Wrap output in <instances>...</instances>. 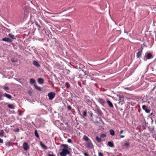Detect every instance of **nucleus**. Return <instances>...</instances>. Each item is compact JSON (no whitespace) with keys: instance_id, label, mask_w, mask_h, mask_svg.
I'll list each match as a JSON object with an SVG mask.
<instances>
[{"instance_id":"obj_1","label":"nucleus","mask_w":156,"mask_h":156,"mask_svg":"<svg viewBox=\"0 0 156 156\" xmlns=\"http://www.w3.org/2000/svg\"><path fill=\"white\" fill-rule=\"evenodd\" d=\"M70 154L69 151L67 149H63L60 153V155L61 156H66L67 154Z\"/></svg>"},{"instance_id":"obj_2","label":"nucleus","mask_w":156,"mask_h":156,"mask_svg":"<svg viewBox=\"0 0 156 156\" xmlns=\"http://www.w3.org/2000/svg\"><path fill=\"white\" fill-rule=\"evenodd\" d=\"M117 96L119 98V103H121V104H122L124 102V97L123 95L117 94Z\"/></svg>"},{"instance_id":"obj_3","label":"nucleus","mask_w":156,"mask_h":156,"mask_svg":"<svg viewBox=\"0 0 156 156\" xmlns=\"http://www.w3.org/2000/svg\"><path fill=\"white\" fill-rule=\"evenodd\" d=\"M55 93L51 92L48 94V96L49 97V99L52 100L55 96Z\"/></svg>"},{"instance_id":"obj_4","label":"nucleus","mask_w":156,"mask_h":156,"mask_svg":"<svg viewBox=\"0 0 156 156\" xmlns=\"http://www.w3.org/2000/svg\"><path fill=\"white\" fill-rule=\"evenodd\" d=\"M86 146L87 148L91 149L93 147V144L91 143L90 140L89 141L86 143Z\"/></svg>"},{"instance_id":"obj_5","label":"nucleus","mask_w":156,"mask_h":156,"mask_svg":"<svg viewBox=\"0 0 156 156\" xmlns=\"http://www.w3.org/2000/svg\"><path fill=\"white\" fill-rule=\"evenodd\" d=\"M96 113L100 115H103V113L101 110L100 109L99 107L97 106L96 107Z\"/></svg>"},{"instance_id":"obj_6","label":"nucleus","mask_w":156,"mask_h":156,"mask_svg":"<svg viewBox=\"0 0 156 156\" xmlns=\"http://www.w3.org/2000/svg\"><path fill=\"white\" fill-rule=\"evenodd\" d=\"M23 147L24 150L25 151L28 150L29 148V147L27 143L24 142L23 144Z\"/></svg>"},{"instance_id":"obj_7","label":"nucleus","mask_w":156,"mask_h":156,"mask_svg":"<svg viewBox=\"0 0 156 156\" xmlns=\"http://www.w3.org/2000/svg\"><path fill=\"white\" fill-rule=\"evenodd\" d=\"M98 101L102 105H104L105 102V100L100 98L98 99Z\"/></svg>"},{"instance_id":"obj_8","label":"nucleus","mask_w":156,"mask_h":156,"mask_svg":"<svg viewBox=\"0 0 156 156\" xmlns=\"http://www.w3.org/2000/svg\"><path fill=\"white\" fill-rule=\"evenodd\" d=\"M142 108L144 110L146 113H149L150 112V110L147 108V107L146 105H143Z\"/></svg>"},{"instance_id":"obj_9","label":"nucleus","mask_w":156,"mask_h":156,"mask_svg":"<svg viewBox=\"0 0 156 156\" xmlns=\"http://www.w3.org/2000/svg\"><path fill=\"white\" fill-rule=\"evenodd\" d=\"M2 41L7 42H11L12 41V40L8 37H5L2 38Z\"/></svg>"},{"instance_id":"obj_10","label":"nucleus","mask_w":156,"mask_h":156,"mask_svg":"<svg viewBox=\"0 0 156 156\" xmlns=\"http://www.w3.org/2000/svg\"><path fill=\"white\" fill-rule=\"evenodd\" d=\"M153 58L152 54L151 53H149L147 54L146 56L147 59H150Z\"/></svg>"},{"instance_id":"obj_11","label":"nucleus","mask_w":156,"mask_h":156,"mask_svg":"<svg viewBox=\"0 0 156 156\" xmlns=\"http://www.w3.org/2000/svg\"><path fill=\"white\" fill-rule=\"evenodd\" d=\"M33 64L37 68H38L40 67L41 66L36 61H34L33 63Z\"/></svg>"},{"instance_id":"obj_12","label":"nucleus","mask_w":156,"mask_h":156,"mask_svg":"<svg viewBox=\"0 0 156 156\" xmlns=\"http://www.w3.org/2000/svg\"><path fill=\"white\" fill-rule=\"evenodd\" d=\"M142 51H139L136 53V56L137 58H140V57L142 55Z\"/></svg>"},{"instance_id":"obj_13","label":"nucleus","mask_w":156,"mask_h":156,"mask_svg":"<svg viewBox=\"0 0 156 156\" xmlns=\"http://www.w3.org/2000/svg\"><path fill=\"white\" fill-rule=\"evenodd\" d=\"M4 96L9 99H11L12 97V96L10 95L7 94L6 93H5L4 94Z\"/></svg>"},{"instance_id":"obj_14","label":"nucleus","mask_w":156,"mask_h":156,"mask_svg":"<svg viewBox=\"0 0 156 156\" xmlns=\"http://www.w3.org/2000/svg\"><path fill=\"white\" fill-rule=\"evenodd\" d=\"M107 102L108 104V105H109V106L110 107H111V108H113V107H114L112 103L110 101L108 100L107 101Z\"/></svg>"},{"instance_id":"obj_15","label":"nucleus","mask_w":156,"mask_h":156,"mask_svg":"<svg viewBox=\"0 0 156 156\" xmlns=\"http://www.w3.org/2000/svg\"><path fill=\"white\" fill-rule=\"evenodd\" d=\"M40 145L41 146L45 149H47V147L42 142H41L40 143Z\"/></svg>"},{"instance_id":"obj_16","label":"nucleus","mask_w":156,"mask_h":156,"mask_svg":"<svg viewBox=\"0 0 156 156\" xmlns=\"http://www.w3.org/2000/svg\"><path fill=\"white\" fill-rule=\"evenodd\" d=\"M107 145L108 146L111 147H114V144L112 142L109 141Z\"/></svg>"},{"instance_id":"obj_17","label":"nucleus","mask_w":156,"mask_h":156,"mask_svg":"<svg viewBox=\"0 0 156 156\" xmlns=\"http://www.w3.org/2000/svg\"><path fill=\"white\" fill-rule=\"evenodd\" d=\"M38 83L40 84H42L44 83V80L42 78H39L38 79Z\"/></svg>"},{"instance_id":"obj_18","label":"nucleus","mask_w":156,"mask_h":156,"mask_svg":"<svg viewBox=\"0 0 156 156\" xmlns=\"http://www.w3.org/2000/svg\"><path fill=\"white\" fill-rule=\"evenodd\" d=\"M7 106L11 109H14L15 108V106L13 105L9 104Z\"/></svg>"},{"instance_id":"obj_19","label":"nucleus","mask_w":156,"mask_h":156,"mask_svg":"<svg viewBox=\"0 0 156 156\" xmlns=\"http://www.w3.org/2000/svg\"><path fill=\"white\" fill-rule=\"evenodd\" d=\"M109 133L110 135L112 136L115 135V132L113 130L111 129L109 130Z\"/></svg>"},{"instance_id":"obj_20","label":"nucleus","mask_w":156,"mask_h":156,"mask_svg":"<svg viewBox=\"0 0 156 156\" xmlns=\"http://www.w3.org/2000/svg\"><path fill=\"white\" fill-rule=\"evenodd\" d=\"M9 37H11L12 39H16V38H15L14 35L12 34H9Z\"/></svg>"},{"instance_id":"obj_21","label":"nucleus","mask_w":156,"mask_h":156,"mask_svg":"<svg viewBox=\"0 0 156 156\" xmlns=\"http://www.w3.org/2000/svg\"><path fill=\"white\" fill-rule=\"evenodd\" d=\"M34 86L35 88L36 89L38 90H39L40 91L41 90V88L40 87L38 86L37 85L34 84Z\"/></svg>"},{"instance_id":"obj_22","label":"nucleus","mask_w":156,"mask_h":156,"mask_svg":"<svg viewBox=\"0 0 156 156\" xmlns=\"http://www.w3.org/2000/svg\"><path fill=\"white\" fill-rule=\"evenodd\" d=\"M35 135L37 138H39V136L38 133L37 131V130H35L34 132Z\"/></svg>"},{"instance_id":"obj_23","label":"nucleus","mask_w":156,"mask_h":156,"mask_svg":"<svg viewBox=\"0 0 156 156\" xmlns=\"http://www.w3.org/2000/svg\"><path fill=\"white\" fill-rule=\"evenodd\" d=\"M11 60L12 62H18L17 59L16 58H11Z\"/></svg>"},{"instance_id":"obj_24","label":"nucleus","mask_w":156,"mask_h":156,"mask_svg":"<svg viewBox=\"0 0 156 156\" xmlns=\"http://www.w3.org/2000/svg\"><path fill=\"white\" fill-rule=\"evenodd\" d=\"M96 139L98 142L100 143L101 142L102 140L98 136L96 137Z\"/></svg>"},{"instance_id":"obj_25","label":"nucleus","mask_w":156,"mask_h":156,"mask_svg":"<svg viewBox=\"0 0 156 156\" xmlns=\"http://www.w3.org/2000/svg\"><path fill=\"white\" fill-rule=\"evenodd\" d=\"M83 139L85 141H88L90 140L89 138L86 136L84 135L83 137Z\"/></svg>"},{"instance_id":"obj_26","label":"nucleus","mask_w":156,"mask_h":156,"mask_svg":"<svg viewBox=\"0 0 156 156\" xmlns=\"http://www.w3.org/2000/svg\"><path fill=\"white\" fill-rule=\"evenodd\" d=\"M61 146L63 147L64 148V149H67L68 148V145L66 144H62Z\"/></svg>"},{"instance_id":"obj_27","label":"nucleus","mask_w":156,"mask_h":156,"mask_svg":"<svg viewBox=\"0 0 156 156\" xmlns=\"http://www.w3.org/2000/svg\"><path fill=\"white\" fill-rule=\"evenodd\" d=\"M4 132L3 130H1L0 131V135L1 137H2L4 136Z\"/></svg>"},{"instance_id":"obj_28","label":"nucleus","mask_w":156,"mask_h":156,"mask_svg":"<svg viewBox=\"0 0 156 156\" xmlns=\"http://www.w3.org/2000/svg\"><path fill=\"white\" fill-rule=\"evenodd\" d=\"M30 83L31 84H34L35 83V80L33 78H31L30 80Z\"/></svg>"},{"instance_id":"obj_29","label":"nucleus","mask_w":156,"mask_h":156,"mask_svg":"<svg viewBox=\"0 0 156 156\" xmlns=\"http://www.w3.org/2000/svg\"><path fill=\"white\" fill-rule=\"evenodd\" d=\"M65 86L67 88H69L70 87V84L68 82H66L65 83Z\"/></svg>"},{"instance_id":"obj_30","label":"nucleus","mask_w":156,"mask_h":156,"mask_svg":"<svg viewBox=\"0 0 156 156\" xmlns=\"http://www.w3.org/2000/svg\"><path fill=\"white\" fill-rule=\"evenodd\" d=\"M83 117H85L87 116V111L86 110H85L83 114Z\"/></svg>"},{"instance_id":"obj_31","label":"nucleus","mask_w":156,"mask_h":156,"mask_svg":"<svg viewBox=\"0 0 156 156\" xmlns=\"http://www.w3.org/2000/svg\"><path fill=\"white\" fill-rule=\"evenodd\" d=\"M124 146L126 147H129L130 146V144L129 142H126L124 144Z\"/></svg>"},{"instance_id":"obj_32","label":"nucleus","mask_w":156,"mask_h":156,"mask_svg":"<svg viewBox=\"0 0 156 156\" xmlns=\"http://www.w3.org/2000/svg\"><path fill=\"white\" fill-rule=\"evenodd\" d=\"M101 138H104L106 137V135L105 134H101L100 135Z\"/></svg>"},{"instance_id":"obj_33","label":"nucleus","mask_w":156,"mask_h":156,"mask_svg":"<svg viewBox=\"0 0 156 156\" xmlns=\"http://www.w3.org/2000/svg\"><path fill=\"white\" fill-rule=\"evenodd\" d=\"M145 46V45L144 44H143L142 45L141 47V50H140V51H142V50H143L144 48V46Z\"/></svg>"},{"instance_id":"obj_34","label":"nucleus","mask_w":156,"mask_h":156,"mask_svg":"<svg viewBox=\"0 0 156 156\" xmlns=\"http://www.w3.org/2000/svg\"><path fill=\"white\" fill-rule=\"evenodd\" d=\"M50 153H51V154H50V153H49L48 154V156H55L53 154V153L52 152H51Z\"/></svg>"},{"instance_id":"obj_35","label":"nucleus","mask_w":156,"mask_h":156,"mask_svg":"<svg viewBox=\"0 0 156 156\" xmlns=\"http://www.w3.org/2000/svg\"><path fill=\"white\" fill-rule=\"evenodd\" d=\"M3 89L6 91H7V90H8L9 89V87H5Z\"/></svg>"},{"instance_id":"obj_36","label":"nucleus","mask_w":156,"mask_h":156,"mask_svg":"<svg viewBox=\"0 0 156 156\" xmlns=\"http://www.w3.org/2000/svg\"><path fill=\"white\" fill-rule=\"evenodd\" d=\"M67 107L69 110H70L72 109V107L70 105L67 106Z\"/></svg>"},{"instance_id":"obj_37","label":"nucleus","mask_w":156,"mask_h":156,"mask_svg":"<svg viewBox=\"0 0 156 156\" xmlns=\"http://www.w3.org/2000/svg\"><path fill=\"white\" fill-rule=\"evenodd\" d=\"M98 156H103V153L101 152L98 153Z\"/></svg>"},{"instance_id":"obj_38","label":"nucleus","mask_w":156,"mask_h":156,"mask_svg":"<svg viewBox=\"0 0 156 156\" xmlns=\"http://www.w3.org/2000/svg\"><path fill=\"white\" fill-rule=\"evenodd\" d=\"M35 24L36 25V26H37L38 27H39L40 28L41 27V26L38 24L37 22H36L35 23Z\"/></svg>"},{"instance_id":"obj_39","label":"nucleus","mask_w":156,"mask_h":156,"mask_svg":"<svg viewBox=\"0 0 156 156\" xmlns=\"http://www.w3.org/2000/svg\"><path fill=\"white\" fill-rule=\"evenodd\" d=\"M67 141L69 143H72V142L71 140L70 139H68Z\"/></svg>"},{"instance_id":"obj_40","label":"nucleus","mask_w":156,"mask_h":156,"mask_svg":"<svg viewBox=\"0 0 156 156\" xmlns=\"http://www.w3.org/2000/svg\"><path fill=\"white\" fill-rule=\"evenodd\" d=\"M5 145L7 146H10V144L9 143V142H8V143H5Z\"/></svg>"},{"instance_id":"obj_41","label":"nucleus","mask_w":156,"mask_h":156,"mask_svg":"<svg viewBox=\"0 0 156 156\" xmlns=\"http://www.w3.org/2000/svg\"><path fill=\"white\" fill-rule=\"evenodd\" d=\"M3 139L0 138V143H3Z\"/></svg>"},{"instance_id":"obj_42","label":"nucleus","mask_w":156,"mask_h":156,"mask_svg":"<svg viewBox=\"0 0 156 156\" xmlns=\"http://www.w3.org/2000/svg\"><path fill=\"white\" fill-rule=\"evenodd\" d=\"M84 154V155L85 156H89L88 154L87 153H85Z\"/></svg>"},{"instance_id":"obj_43","label":"nucleus","mask_w":156,"mask_h":156,"mask_svg":"<svg viewBox=\"0 0 156 156\" xmlns=\"http://www.w3.org/2000/svg\"><path fill=\"white\" fill-rule=\"evenodd\" d=\"M19 131V128H17L16 129L15 131L16 132H18Z\"/></svg>"},{"instance_id":"obj_44","label":"nucleus","mask_w":156,"mask_h":156,"mask_svg":"<svg viewBox=\"0 0 156 156\" xmlns=\"http://www.w3.org/2000/svg\"><path fill=\"white\" fill-rule=\"evenodd\" d=\"M93 116V113L92 112L90 113V116L91 117H92Z\"/></svg>"},{"instance_id":"obj_45","label":"nucleus","mask_w":156,"mask_h":156,"mask_svg":"<svg viewBox=\"0 0 156 156\" xmlns=\"http://www.w3.org/2000/svg\"><path fill=\"white\" fill-rule=\"evenodd\" d=\"M123 131L122 130H121L120 132V134H122L123 133Z\"/></svg>"},{"instance_id":"obj_46","label":"nucleus","mask_w":156,"mask_h":156,"mask_svg":"<svg viewBox=\"0 0 156 156\" xmlns=\"http://www.w3.org/2000/svg\"><path fill=\"white\" fill-rule=\"evenodd\" d=\"M125 137V136H123V135H121L120 136V138H124Z\"/></svg>"},{"instance_id":"obj_47","label":"nucleus","mask_w":156,"mask_h":156,"mask_svg":"<svg viewBox=\"0 0 156 156\" xmlns=\"http://www.w3.org/2000/svg\"><path fill=\"white\" fill-rule=\"evenodd\" d=\"M68 71L69 72H70V71H69V70H68Z\"/></svg>"},{"instance_id":"obj_48","label":"nucleus","mask_w":156,"mask_h":156,"mask_svg":"<svg viewBox=\"0 0 156 156\" xmlns=\"http://www.w3.org/2000/svg\"><path fill=\"white\" fill-rule=\"evenodd\" d=\"M152 113H151V115H152Z\"/></svg>"}]
</instances>
